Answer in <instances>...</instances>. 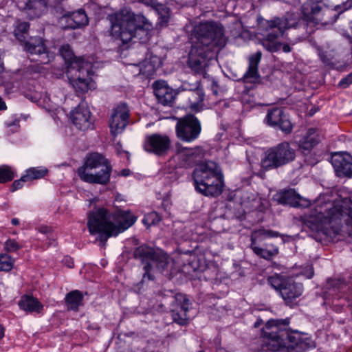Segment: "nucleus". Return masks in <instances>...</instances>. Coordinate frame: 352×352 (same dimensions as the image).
<instances>
[{"instance_id": "obj_1", "label": "nucleus", "mask_w": 352, "mask_h": 352, "mask_svg": "<svg viewBox=\"0 0 352 352\" xmlns=\"http://www.w3.org/2000/svg\"><path fill=\"white\" fill-rule=\"evenodd\" d=\"M192 35L188 64L196 74H203L208 61L226 45L228 39L223 26L212 21L196 25Z\"/></svg>"}, {"instance_id": "obj_29", "label": "nucleus", "mask_w": 352, "mask_h": 352, "mask_svg": "<svg viewBox=\"0 0 352 352\" xmlns=\"http://www.w3.org/2000/svg\"><path fill=\"white\" fill-rule=\"evenodd\" d=\"M278 201L280 204H288L294 207H307L309 205V201L302 200L293 190H288L282 192L279 195Z\"/></svg>"}, {"instance_id": "obj_48", "label": "nucleus", "mask_w": 352, "mask_h": 352, "mask_svg": "<svg viewBox=\"0 0 352 352\" xmlns=\"http://www.w3.org/2000/svg\"><path fill=\"white\" fill-rule=\"evenodd\" d=\"M5 331H6V328L5 327L0 323V340H2L3 338V337L5 336Z\"/></svg>"}, {"instance_id": "obj_33", "label": "nucleus", "mask_w": 352, "mask_h": 352, "mask_svg": "<svg viewBox=\"0 0 352 352\" xmlns=\"http://www.w3.org/2000/svg\"><path fill=\"white\" fill-rule=\"evenodd\" d=\"M48 173V169L44 166L31 167L27 169L23 174V178L28 182L40 179L45 177Z\"/></svg>"}, {"instance_id": "obj_52", "label": "nucleus", "mask_w": 352, "mask_h": 352, "mask_svg": "<svg viewBox=\"0 0 352 352\" xmlns=\"http://www.w3.org/2000/svg\"><path fill=\"white\" fill-rule=\"evenodd\" d=\"M314 270L311 268V269L309 270V272L307 273V278H311L314 276Z\"/></svg>"}, {"instance_id": "obj_19", "label": "nucleus", "mask_w": 352, "mask_h": 352, "mask_svg": "<svg viewBox=\"0 0 352 352\" xmlns=\"http://www.w3.org/2000/svg\"><path fill=\"white\" fill-rule=\"evenodd\" d=\"M73 124L79 130L87 131L94 128V120L90 110L85 102L82 101L70 112Z\"/></svg>"}, {"instance_id": "obj_13", "label": "nucleus", "mask_w": 352, "mask_h": 352, "mask_svg": "<svg viewBox=\"0 0 352 352\" xmlns=\"http://www.w3.org/2000/svg\"><path fill=\"white\" fill-rule=\"evenodd\" d=\"M175 131L180 140L191 142L197 139L201 133V122L194 115L187 114L177 119Z\"/></svg>"}, {"instance_id": "obj_10", "label": "nucleus", "mask_w": 352, "mask_h": 352, "mask_svg": "<svg viewBox=\"0 0 352 352\" xmlns=\"http://www.w3.org/2000/svg\"><path fill=\"white\" fill-rule=\"evenodd\" d=\"M30 25L28 22H19L15 26L13 34L16 38L23 43L24 50L31 56H37L38 58H30L32 60L45 65L50 62L54 58L53 55L47 50L44 40L39 37H31L26 40Z\"/></svg>"}, {"instance_id": "obj_50", "label": "nucleus", "mask_w": 352, "mask_h": 352, "mask_svg": "<svg viewBox=\"0 0 352 352\" xmlns=\"http://www.w3.org/2000/svg\"><path fill=\"white\" fill-rule=\"evenodd\" d=\"M130 170L129 169H123L121 172V175L122 176H124V177H126V176H129L130 175Z\"/></svg>"}, {"instance_id": "obj_7", "label": "nucleus", "mask_w": 352, "mask_h": 352, "mask_svg": "<svg viewBox=\"0 0 352 352\" xmlns=\"http://www.w3.org/2000/svg\"><path fill=\"white\" fill-rule=\"evenodd\" d=\"M195 190L208 197H217L223 190V176L219 165L209 161L197 166L192 173Z\"/></svg>"}, {"instance_id": "obj_37", "label": "nucleus", "mask_w": 352, "mask_h": 352, "mask_svg": "<svg viewBox=\"0 0 352 352\" xmlns=\"http://www.w3.org/2000/svg\"><path fill=\"white\" fill-rule=\"evenodd\" d=\"M252 252L258 257L262 258L267 261H271L272 254L273 252L270 250H265V246L263 245L259 246H255L251 248Z\"/></svg>"}, {"instance_id": "obj_4", "label": "nucleus", "mask_w": 352, "mask_h": 352, "mask_svg": "<svg viewBox=\"0 0 352 352\" xmlns=\"http://www.w3.org/2000/svg\"><path fill=\"white\" fill-rule=\"evenodd\" d=\"M111 34L119 37L124 44L148 29L147 19L142 14H135L127 8L121 9L118 12L109 15Z\"/></svg>"}, {"instance_id": "obj_45", "label": "nucleus", "mask_w": 352, "mask_h": 352, "mask_svg": "<svg viewBox=\"0 0 352 352\" xmlns=\"http://www.w3.org/2000/svg\"><path fill=\"white\" fill-rule=\"evenodd\" d=\"M63 263L69 268L74 267V263L72 257L65 256L63 259Z\"/></svg>"}, {"instance_id": "obj_43", "label": "nucleus", "mask_w": 352, "mask_h": 352, "mask_svg": "<svg viewBox=\"0 0 352 352\" xmlns=\"http://www.w3.org/2000/svg\"><path fill=\"white\" fill-rule=\"evenodd\" d=\"M346 217L344 219L347 227L352 229V206L346 208Z\"/></svg>"}, {"instance_id": "obj_42", "label": "nucleus", "mask_w": 352, "mask_h": 352, "mask_svg": "<svg viewBox=\"0 0 352 352\" xmlns=\"http://www.w3.org/2000/svg\"><path fill=\"white\" fill-rule=\"evenodd\" d=\"M265 250H270L273 252L272 254V258L273 259L275 256H276L279 253V248L278 246L275 245L273 243H264Z\"/></svg>"}, {"instance_id": "obj_26", "label": "nucleus", "mask_w": 352, "mask_h": 352, "mask_svg": "<svg viewBox=\"0 0 352 352\" xmlns=\"http://www.w3.org/2000/svg\"><path fill=\"white\" fill-rule=\"evenodd\" d=\"M162 65V61L160 57L148 53L146 54V58L137 64V66L139 67V74L151 78Z\"/></svg>"}, {"instance_id": "obj_23", "label": "nucleus", "mask_w": 352, "mask_h": 352, "mask_svg": "<svg viewBox=\"0 0 352 352\" xmlns=\"http://www.w3.org/2000/svg\"><path fill=\"white\" fill-rule=\"evenodd\" d=\"M154 94L162 104L171 105L175 97V91L165 81H155L153 84Z\"/></svg>"}, {"instance_id": "obj_30", "label": "nucleus", "mask_w": 352, "mask_h": 352, "mask_svg": "<svg viewBox=\"0 0 352 352\" xmlns=\"http://www.w3.org/2000/svg\"><path fill=\"white\" fill-rule=\"evenodd\" d=\"M189 90L191 91L192 97V98H189L190 102V108L192 110H197L199 104L204 100L205 98V94L201 87V81L196 80L195 84L189 88Z\"/></svg>"}, {"instance_id": "obj_49", "label": "nucleus", "mask_w": 352, "mask_h": 352, "mask_svg": "<svg viewBox=\"0 0 352 352\" xmlns=\"http://www.w3.org/2000/svg\"><path fill=\"white\" fill-rule=\"evenodd\" d=\"M7 109V106L5 102L3 100L1 97L0 96V111H4Z\"/></svg>"}, {"instance_id": "obj_54", "label": "nucleus", "mask_w": 352, "mask_h": 352, "mask_svg": "<svg viewBox=\"0 0 352 352\" xmlns=\"http://www.w3.org/2000/svg\"><path fill=\"white\" fill-rule=\"evenodd\" d=\"M140 1L146 5H150L152 3V0H140Z\"/></svg>"}, {"instance_id": "obj_28", "label": "nucleus", "mask_w": 352, "mask_h": 352, "mask_svg": "<svg viewBox=\"0 0 352 352\" xmlns=\"http://www.w3.org/2000/svg\"><path fill=\"white\" fill-rule=\"evenodd\" d=\"M280 233L270 229L260 228L252 232L250 235L251 243L250 248L255 246H261L263 245V241L266 239L277 238L280 236Z\"/></svg>"}, {"instance_id": "obj_51", "label": "nucleus", "mask_w": 352, "mask_h": 352, "mask_svg": "<svg viewBox=\"0 0 352 352\" xmlns=\"http://www.w3.org/2000/svg\"><path fill=\"white\" fill-rule=\"evenodd\" d=\"M11 223L13 226H18L20 223V221L19 219L13 218L11 220Z\"/></svg>"}, {"instance_id": "obj_27", "label": "nucleus", "mask_w": 352, "mask_h": 352, "mask_svg": "<svg viewBox=\"0 0 352 352\" xmlns=\"http://www.w3.org/2000/svg\"><path fill=\"white\" fill-rule=\"evenodd\" d=\"M18 305L21 310L27 313L41 314L43 310V305L32 295L24 294L19 300Z\"/></svg>"}, {"instance_id": "obj_21", "label": "nucleus", "mask_w": 352, "mask_h": 352, "mask_svg": "<svg viewBox=\"0 0 352 352\" xmlns=\"http://www.w3.org/2000/svg\"><path fill=\"white\" fill-rule=\"evenodd\" d=\"M331 163L338 177H352V155L347 152L332 154Z\"/></svg>"}, {"instance_id": "obj_34", "label": "nucleus", "mask_w": 352, "mask_h": 352, "mask_svg": "<svg viewBox=\"0 0 352 352\" xmlns=\"http://www.w3.org/2000/svg\"><path fill=\"white\" fill-rule=\"evenodd\" d=\"M14 178L12 169L6 165L0 166V184L12 181Z\"/></svg>"}, {"instance_id": "obj_9", "label": "nucleus", "mask_w": 352, "mask_h": 352, "mask_svg": "<svg viewBox=\"0 0 352 352\" xmlns=\"http://www.w3.org/2000/svg\"><path fill=\"white\" fill-rule=\"evenodd\" d=\"M349 7L347 3L336 5L333 8L322 7L320 3L309 0L303 4L302 10L307 24L309 21L316 25H328L336 22L339 16Z\"/></svg>"}, {"instance_id": "obj_25", "label": "nucleus", "mask_w": 352, "mask_h": 352, "mask_svg": "<svg viewBox=\"0 0 352 352\" xmlns=\"http://www.w3.org/2000/svg\"><path fill=\"white\" fill-rule=\"evenodd\" d=\"M262 53L256 52L250 56L248 58V67L243 76V81L245 83H256L260 78L258 73V65L261 60Z\"/></svg>"}, {"instance_id": "obj_14", "label": "nucleus", "mask_w": 352, "mask_h": 352, "mask_svg": "<svg viewBox=\"0 0 352 352\" xmlns=\"http://www.w3.org/2000/svg\"><path fill=\"white\" fill-rule=\"evenodd\" d=\"M190 305L186 295L178 293L173 296L170 311L173 322L181 326L186 325L189 320L188 312Z\"/></svg>"}, {"instance_id": "obj_40", "label": "nucleus", "mask_w": 352, "mask_h": 352, "mask_svg": "<svg viewBox=\"0 0 352 352\" xmlns=\"http://www.w3.org/2000/svg\"><path fill=\"white\" fill-rule=\"evenodd\" d=\"M352 84V72L342 78L338 82V87L341 88H346Z\"/></svg>"}, {"instance_id": "obj_3", "label": "nucleus", "mask_w": 352, "mask_h": 352, "mask_svg": "<svg viewBox=\"0 0 352 352\" xmlns=\"http://www.w3.org/2000/svg\"><path fill=\"white\" fill-rule=\"evenodd\" d=\"M136 220L137 217L130 210L110 212L102 207L95 208L89 214L87 227L91 234L98 235L97 239L104 246L109 238L123 232Z\"/></svg>"}, {"instance_id": "obj_46", "label": "nucleus", "mask_w": 352, "mask_h": 352, "mask_svg": "<svg viewBox=\"0 0 352 352\" xmlns=\"http://www.w3.org/2000/svg\"><path fill=\"white\" fill-rule=\"evenodd\" d=\"M211 89L214 95L218 94L219 85L216 80H212L211 83Z\"/></svg>"}, {"instance_id": "obj_6", "label": "nucleus", "mask_w": 352, "mask_h": 352, "mask_svg": "<svg viewBox=\"0 0 352 352\" xmlns=\"http://www.w3.org/2000/svg\"><path fill=\"white\" fill-rule=\"evenodd\" d=\"M60 53L65 60H71L67 67V76L76 92L86 93L89 89H95L91 63L80 57H74L72 60L74 54L68 45L62 46Z\"/></svg>"}, {"instance_id": "obj_18", "label": "nucleus", "mask_w": 352, "mask_h": 352, "mask_svg": "<svg viewBox=\"0 0 352 352\" xmlns=\"http://www.w3.org/2000/svg\"><path fill=\"white\" fill-rule=\"evenodd\" d=\"M170 144L171 142L168 135L153 133L145 137L143 148L148 153L160 156L169 150Z\"/></svg>"}, {"instance_id": "obj_22", "label": "nucleus", "mask_w": 352, "mask_h": 352, "mask_svg": "<svg viewBox=\"0 0 352 352\" xmlns=\"http://www.w3.org/2000/svg\"><path fill=\"white\" fill-rule=\"evenodd\" d=\"M322 135L317 128H309L298 141V149L303 155H308L321 141Z\"/></svg>"}, {"instance_id": "obj_36", "label": "nucleus", "mask_w": 352, "mask_h": 352, "mask_svg": "<svg viewBox=\"0 0 352 352\" xmlns=\"http://www.w3.org/2000/svg\"><path fill=\"white\" fill-rule=\"evenodd\" d=\"M162 220L161 216L155 211H152L144 215L142 223L147 227L155 226Z\"/></svg>"}, {"instance_id": "obj_55", "label": "nucleus", "mask_w": 352, "mask_h": 352, "mask_svg": "<svg viewBox=\"0 0 352 352\" xmlns=\"http://www.w3.org/2000/svg\"><path fill=\"white\" fill-rule=\"evenodd\" d=\"M199 352H204V351H199Z\"/></svg>"}, {"instance_id": "obj_35", "label": "nucleus", "mask_w": 352, "mask_h": 352, "mask_svg": "<svg viewBox=\"0 0 352 352\" xmlns=\"http://www.w3.org/2000/svg\"><path fill=\"white\" fill-rule=\"evenodd\" d=\"M14 259L7 254H0V272H9L14 265Z\"/></svg>"}, {"instance_id": "obj_5", "label": "nucleus", "mask_w": 352, "mask_h": 352, "mask_svg": "<svg viewBox=\"0 0 352 352\" xmlns=\"http://www.w3.org/2000/svg\"><path fill=\"white\" fill-rule=\"evenodd\" d=\"M307 23L303 19H291L287 17H274L270 20H267L263 24V38L261 44L263 47L269 52H275L280 49L285 53L292 51V47L289 44L282 45L278 41V38L282 37L286 30L305 29Z\"/></svg>"}, {"instance_id": "obj_16", "label": "nucleus", "mask_w": 352, "mask_h": 352, "mask_svg": "<svg viewBox=\"0 0 352 352\" xmlns=\"http://www.w3.org/2000/svg\"><path fill=\"white\" fill-rule=\"evenodd\" d=\"M263 122L267 126L279 129L285 135L290 134L293 130L292 123L281 108L268 109Z\"/></svg>"}, {"instance_id": "obj_24", "label": "nucleus", "mask_w": 352, "mask_h": 352, "mask_svg": "<svg viewBox=\"0 0 352 352\" xmlns=\"http://www.w3.org/2000/svg\"><path fill=\"white\" fill-rule=\"evenodd\" d=\"M341 215L338 210L332 208L326 210L325 212L316 209V214L312 213L311 217L313 218V221L317 224L318 227L327 228L328 227H332V223Z\"/></svg>"}, {"instance_id": "obj_44", "label": "nucleus", "mask_w": 352, "mask_h": 352, "mask_svg": "<svg viewBox=\"0 0 352 352\" xmlns=\"http://www.w3.org/2000/svg\"><path fill=\"white\" fill-rule=\"evenodd\" d=\"M319 56L321 60V61L327 65H333V62L331 58L329 57V56L327 54L326 52H321L319 53Z\"/></svg>"}, {"instance_id": "obj_41", "label": "nucleus", "mask_w": 352, "mask_h": 352, "mask_svg": "<svg viewBox=\"0 0 352 352\" xmlns=\"http://www.w3.org/2000/svg\"><path fill=\"white\" fill-rule=\"evenodd\" d=\"M28 182L26 178H23V175L19 179L15 180L11 186V191L14 192L20 188H21L23 186L24 182Z\"/></svg>"}, {"instance_id": "obj_32", "label": "nucleus", "mask_w": 352, "mask_h": 352, "mask_svg": "<svg viewBox=\"0 0 352 352\" xmlns=\"http://www.w3.org/2000/svg\"><path fill=\"white\" fill-rule=\"evenodd\" d=\"M170 267V258L167 254L160 251L157 256L152 263V273L155 276V272L159 271L162 274L168 273Z\"/></svg>"}, {"instance_id": "obj_11", "label": "nucleus", "mask_w": 352, "mask_h": 352, "mask_svg": "<svg viewBox=\"0 0 352 352\" xmlns=\"http://www.w3.org/2000/svg\"><path fill=\"white\" fill-rule=\"evenodd\" d=\"M296 159V150L291 144L283 141L269 148L261 160V168L266 170L278 169L286 166Z\"/></svg>"}, {"instance_id": "obj_31", "label": "nucleus", "mask_w": 352, "mask_h": 352, "mask_svg": "<svg viewBox=\"0 0 352 352\" xmlns=\"http://www.w3.org/2000/svg\"><path fill=\"white\" fill-rule=\"evenodd\" d=\"M84 296L79 290H73L67 293L65 300L67 310L77 311L80 306L83 305Z\"/></svg>"}, {"instance_id": "obj_17", "label": "nucleus", "mask_w": 352, "mask_h": 352, "mask_svg": "<svg viewBox=\"0 0 352 352\" xmlns=\"http://www.w3.org/2000/svg\"><path fill=\"white\" fill-rule=\"evenodd\" d=\"M56 9L57 12H59L62 14L59 19V23L63 29L80 28L89 23L88 17L85 10L82 9L73 12H67L58 6Z\"/></svg>"}, {"instance_id": "obj_38", "label": "nucleus", "mask_w": 352, "mask_h": 352, "mask_svg": "<svg viewBox=\"0 0 352 352\" xmlns=\"http://www.w3.org/2000/svg\"><path fill=\"white\" fill-rule=\"evenodd\" d=\"M38 232L43 234V236L42 238H38L39 240H45V238L48 240L47 248L52 245L53 243L54 242V239L53 238V234L51 231V229L48 228L47 226H41L38 228Z\"/></svg>"}, {"instance_id": "obj_15", "label": "nucleus", "mask_w": 352, "mask_h": 352, "mask_svg": "<svg viewBox=\"0 0 352 352\" xmlns=\"http://www.w3.org/2000/svg\"><path fill=\"white\" fill-rule=\"evenodd\" d=\"M159 252L146 245H141L135 249L133 252L134 258L140 261L144 265L143 281H145L146 279L148 280H154L155 276L152 273V263L155 258L157 256Z\"/></svg>"}, {"instance_id": "obj_39", "label": "nucleus", "mask_w": 352, "mask_h": 352, "mask_svg": "<svg viewBox=\"0 0 352 352\" xmlns=\"http://www.w3.org/2000/svg\"><path fill=\"white\" fill-rule=\"evenodd\" d=\"M21 248V246L14 240L8 239L4 244V249L9 252H16Z\"/></svg>"}, {"instance_id": "obj_53", "label": "nucleus", "mask_w": 352, "mask_h": 352, "mask_svg": "<svg viewBox=\"0 0 352 352\" xmlns=\"http://www.w3.org/2000/svg\"><path fill=\"white\" fill-rule=\"evenodd\" d=\"M194 153H195V152H194L192 148H189V149L186 150V154L188 155H190L191 156V155H193Z\"/></svg>"}, {"instance_id": "obj_20", "label": "nucleus", "mask_w": 352, "mask_h": 352, "mask_svg": "<svg viewBox=\"0 0 352 352\" xmlns=\"http://www.w3.org/2000/svg\"><path fill=\"white\" fill-rule=\"evenodd\" d=\"M129 111L126 104L120 103L113 110L109 119V128L113 136L121 133L128 124Z\"/></svg>"}, {"instance_id": "obj_2", "label": "nucleus", "mask_w": 352, "mask_h": 352, "mask_svg": "<svg viewBox=\"0 0 352 352\" xmlns=\"http://www.w3.org/2000/svg\"><path fill=\"white\" fill-rule=\"evenodd\" d=\"M290 319H270L261 329L257 352H305L309 344L289 327Z\"/></svg>"}, {"instance_id": "obj_12", "label": "nucleus", "mask_w": 352, "mask_h": 352, "mask_svg": "<svg viewBox=\"0 0 352 352\" xmlns=\"http://www.w3.org/2000/svg\"><path fill=\"white\" fill-rule=\"evenodd\" d=\"M268 283L279 292L285 304L291 307L296 304V299L302 294L304 290L302 284L296 282L292 277L272 276L269 277Z\"/></svg>"}, {"instance_id": "obj_47", "label": "nucleus", "mask_w": 352, "mask_h": 352, "mask_svg": "<svg viewBox=\"0 0 352 352\" xmlns=\"http://www.w3.org/2000/svg\"><path fill=\"white\" fill-rule=\"evenodd\" d=\"M263 324V320L261 318H258L256 322L254 323L253 327L254 328H258Z\"/></svg>"}, {"instance_id": "obj_8", "label": "nucleus", "mask_w": 352, "mask_h": 352, "mask_svg": "<svg viewBox=\"0 0 352 352\" xmlns=\"http://www.w3.org/2000/svg\"><path fill=\"white\" fill-rule=\"evenodd\" d=\"M112 166L103 155L95 152L88 153L83 164L77 169V175L84 182L107 185L111 178Z\"/></svg>"}]
</instances>
